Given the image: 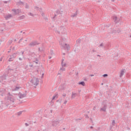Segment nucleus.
<instances>
[{
  "label": "nucleus",
  "instance_id": "obj_18",
  "mask_svg": "<svg viewBox=\"0 0 131 131\" xmlns=\"http://www.w3.org/2000/svg\"><path fill=\"white\" fill-rule=\"evenodd\" d=\"M80 42H81V39H78L76 40V43L78 45V46H79L80 45Z\"/></svg>",
  "mask_w": 131,
  "mask_h": 131
},
{
  "label": "nucleus",
  "instance_id": "obj_7",
  "mask_svg": "<svg viewBox=\"0 0 131 131\" xmlns=\"http://www.w3.org/2000/svg\"><path fill=\"white\" fill-rule=\"evenodd\" d=\"M59 123H60V121L57 120V121H53L52 122V125L53 126L56 127V126H57Z\"/></svg>",
  "mask_w": 131,
  "mask_h": 131
},
{
  "label": "nucleus",
  "instance_id": "obj_64",
  "mask_svg": "<svg viewBox=\"0 0 131 131\" xmlns=\"http://www.w3.org/2000/svg\"><path fill=\"white\" fill-rule=\"evenodd\" d=\"M49 59H52V57L51 56H49Z\"/></svg>",
  "mask_w": 131,
  "mask_h": 131
},
{
  "label": "nucleus",
  "instance_id": "obj_53",
  "mask_svg": "<svg viewBox=\"0 0 131 131\" xmlns=\"http://www.w3.org/2000/svg\"><path fill=\"white\" fill-rule=\"evenodd\" d=\"M4 4H8V2L7 1H4Z\"/></svg>",
  "mask_w": 131,
  "mask_h": 131
},
{
  "label": "nucleus",
  "instance_id": "obj_30",
  "mask_svg": "<svg viewBox=\"0 0 131 131\" xmlns=\"http://www.w3.org/2000/svg\"><path fill=\"white\" fill-rule=\"evenodd\" d=\"M56 15H59V14H61V13H60V11L59 10H57L56 11Z\"/></svg>",
  "mask_w": 131,
  "mask_h": 131
},
{
  "label": "nucleus",
  "instance_id": "obj_45",
  "mask_svg": "<svg viewBox=\"0 0 131 131\" xmlns=\"http://www.w3.org/2000/svg\"><path fill=\"white\" fill-rule=\"evenodd\" d=\"M90 120L91 121L92 123H93V119H92V118H90Z\"/></svg>",
  "mask_w": 131,
  "mask_h": 131
},
{
  "label": "nucleus",
  "instance_id": "obj_59",
  "mask_svg": "<svg viewBox=\"0 0 131 131\" xmlns=\"http://www.w3.org/2000/svg\"><path fill=\"white\" fill-rule=\"evenodd\" d=\"M8 71H9V70H14L11 69H8Z\"/></svg>",
  "mask_w": 131,
  "mask_h": 131
},
{
  "label": "nucleus",
  "instance_id": "obj_37",
  "mask_svg": "<svg viewBox=\"0 0 131 131\" xmlns=\"http://www.w3.org/2000/svg\"><path fill=\"white\" fill-rule=\"evenodd\" d=\"M29 15H30V16H33V14H32V13H31V12H30V13H29Z\"/></svg>",
  "mask_w": 131,
  "mask_h": 131
},
{
  "label": "nucleus",
  "instance_id": "obj_31",
  "mask_svg": "<svg viewBox=\"0 0 131 131\" xmlns=\"http://www.w3.org/2000/svg\"><path fill=\"white\" fill-rule=\"evenodd\" d=\"M19 89H20V87H17L16 86L15 89L14 91H19Z\"/></svg>",
  "mask_w": 131,
  "mask_h": 131
},
{
  "label": "nucleus",
  "instance_id": "obj_21",
  "mask_svg": "<svg viewBox=\"0 0 131 131\" xmlns=\"http://www.w3.org/2000/svg\"><path fill=\"white\" fill-rule=\"evenodd\" d=\"M76 96V93H74L73 92L72 94V98L74 99V98H75Z\"/></svg>",
  "mask_w": 131,
  "mask_h": 131
},
{
  "label": "nucleus",
  "instance_id": "obj_5",
  "mask_svg": "<svg viewBox=\"0 0 131 131\" xmlns=\"http://www.w3.org/2000/svg\"><path fill=\"white\" fill-rule=\"evenodd\" d=\"M113 19L116 24L119 23V21H120V18L117 17L116 16H113Z\"/></svg>",
  "mask_w": 131,
  "mask_h": 131
},
{
  "label": "nucleus",
  "instance_id": "obj_12",
  "mask_svg": "<svg viewBox=\"0 0 131 131\" xmlns=\"http://www.w3.org/2000/svg\"><path fill=\"white\" fill-rule=\"evenodd\" d=\"M12 17V14H8L6 16H5V18L6 20H9V19H10Z\"/></svg>",
  "mask_w": 131,
  "mask_h": 131
},
{
  "label": "nucleus",
  "instance_id": "obj_51",
  "mask_svg": "<svg viewBox=\"0 0 131 131\" xmlns=\"http://www.w3.org/2000/svg\"><path fill=\"white\" fill-rule=\"evenodd\" d=\"M90 128H91V129H92L93 128H94V127H93V126H90Z\"/></svg>",
  "mask_w": 131,
  "mask_h": 131
},
{
  "label": "nucleus",
  "instance_id": "obj_49",
  "mask_svg": "<svg viewBox=\"0 0 131 131\" xmlns=\"http://www.w3.org/2000/svg\"><path fill=\"white\" fill-rule=\"evenodd\" d=\"M10 81H13V82H15V81H16V80H10Z\"/></svg>",
  "mask_w": 131,
  "mask_h": 131
},
{
  "label": "nucleus",
  "instance_id": "obj_23",
  "mask_svg": "<svg viewBox=\"0 0 131 131\" xmlns=\"http://www.w3.org/2000/svg\"><path fill=\"white\" fill-rule=\"evenodd\" d=\"M13 61H14V58H13V57L9 58L8 59L9 62H12Z\"/></svg>",
  "mask_w": 131,
  "mask_h": 131
},
{
  "label": "nucleus",
  "instance_id": "obj_16",
  "mask_svg": "<svg viewBox=\"0 0 131 131\" xmlns=\"http://www.w3.org/2000/svg\"><path fill=\"white\" fill-rule=\"evenodd\" d=\"M123 74H124V71L123 70H122L121 71L120 77H122V76H123Z\"/></svg>",
  "mask_w": 131,
  "mask_h": 131
},
{
  "label": "nucleus",
  "instance_id": "obj_40",
  "mask_svg": "<svg viewBox=\"0 0 131 131\" xmlns=\"http://www.w3.org/2000/svg\"><path fill=\"white\" fill-rule=\"evenodd\" d=\"M76 121H78V120H81V119H76Z\"/></svg>",
  "mask_w": 131,
  "mask_h": 131
},
{
  "label": "nucleus",
  "instance_id": "obj_20",
  "mask_svg": "<svg viewBox=\"0 0 131 131\" xmlns=\"http://www.w3.org/2000/svg\"><path fill=\"white\" fill-rule=\"evenodd\" d=\"M10 57H12L14 59L17 57V53H14L13 54L12 56H10Z\"/></svg>",
  "mask_w": 131,
  "mask_h": 131
},
{
  "label": "nucleus",
  "instance_id": "obj_38",
  "mask_svg": "<svg viewBox=\"0 0 131 131\" xmlns=\"http://www.w3.org/2000/svg\"><path fill=\"white\" fill-rule=\"evenodd\" d=\"M25 125H26V126H29V124L26 123Z\"/></svg>",
  "mask_w": 131,
  "mask_h": 131
},
{
  "label": "nucleus",
  "instance_id": "obj_57",
  "mask_svg": "<svg viewBox=\"0 0 131 131\" xmlns=\"http://www.w3.org/2000/svg\"><path fill=\"white\" fill-rule=\"evenodd\" d=\"M90 76L93 77V76H94V75H93V74H91V75H90Z\"/></svg>",
  "mask_w": 131,
  "mask_h": 131
},
{
  "label": "nucleus",
  "instance_id": "obj_50",
  "mask_svg": "<svg viewBox=\"0 0 131 131\" xmlns=\"http://www.w3.org/2000/svg\"><path fill=\"white\" fill-rule=\"evenodd\" d=\"M83 80H84V81H86V80H87L86 78H84Z\"/></svg>",
  "mask_w": 131,
  "mask_h": 131
},
{
  "label": "nucleus",
  "instance_id": "obj_54",
  "mask_svg": "<svg viewBox=\"0 0 131 131\" xmlns=\"http://www.w3.org/2000/svg\"><path fill=\"white\" fill-rule=\"evenodd\" d=\"M0 61H3V57H1V58Z\"/></svg>",
  "mask_w": 131,
  "mask_h": 131
},
{
  "label": "nucleus",
  "instance_id": "obj_24",
  "mask_svg": "<svg viewBox=\"0 0 131 131\" xmlns=\"http://www.w3.org/2000/svg\"><path fill=\"white\" fill-rule=\"evenodd\" d=\"M76 16H77V13L76 12L75 13H74V14L71 15V17L72 18H74V17H76Z\"/></svg>",
  "mask_w": 131,
  "mask_h": 131
},
{
  "label": "nucleus",
  "instance_id": "obj_29",
  "mask_svg": "<svg viewBox=\"0 0 131 131\" xmlns=\"http://www.w3.org/2000/svg\"><path fill=\"white\" fill-rule=\"evenodd\" d=\"M7 96V97H13V95H12L10 93H8Z\"/></svg>",
  "mask_w": 131,
  "mask_h": 131
},
{
  "label": "nucleus",
  "instance_id": "obj_41",
  "mask_svg": "<svg viewBox=\"0 0 131 131\" xmlns=\"http://www.w3.org/2000/svg\"><path fill=\"white\" fill-rule=\"evenodd\" d=\"M38 11H39V12H41V11H42V9L40 8V9H39Z\"/></svg>",
  "mask_w": 131,
  "mask_h": 131
},
{
  "label": "nucleus",
  "instance_id": "obj_47",
  "mask_svg": "<svg viewBox=\"0 0 131 131\" xmlns=\"http://www.w3.org/2000/svg\"><path fill=\"white\" fill-rule=\"evenodd\" d=\"M16 55H20V53L19 52H17V53H16Z\"/></svg>",
  "mask_w": 131,
  "mask_h": 131
},
{
  "label": "nucleus",
  "instance_id": "obj_62",
  "mask_svg": "<svg viewBox=\"0 0 131 131\" xmlns=\"http://www.w3.org/2000/svg\"><path fill=\"white\" fill-rule=\"evenodd\" d=\"M92 52H93V53H94V52H96V51H95V50L93 49V50H92Z\"/></svg>",
  "mask_w": 131,
  "mask_h": 131
},
{
  "label": "nucleus",
  "instance_id": "obj_13",
  "mask_svg": "<svg viewBox=\"0 0 131 131\" xmlns=\"http://www.w3.org/2000/svg\"><path fill=\"white\" fill-rule=\"evenodd\" d=\"M17 5H18V6H23L24 5V2L19 1L17 3Z\"/></svg>",
  "mask_w": 131,
  "mask_h": 131
},
{
  "label": "nucleus",
  "instance_id": "obj_42",
  "mask_svg": "<svg viewBox=\"0 0 131 131\" xmlns=\"http://www.w3.org/2000/svg\"><path fill=\"white\" fill-rule=\"evenodd\" d=\"M57 14H55L54 16L53 17V19H54V18H56V17H57Z\"/></svg>",
  "mask_w": 131,
  "mask_h": 131
},
{
  "label": "nucleus",
  "instance_id": "obj_52",
  "mask_svg": "<svg viewBox=\"0 0 131 131\" xmlns=\"http://www.w3.org/2000/svg\"><path fill=\"white\" fill-rule=\"evenodd\" d=\"M3 107L4 106L3 105H1V106L0 105V108H1V109H3Z\"/></svg>",
  "mask_w": 131,
  "mask_h": 131
},
{
  "label": "nucleus",
  "instance_id": "obj_35",
  "mask_svg": "<svg viewBox=\"0 0 131 131\" xmlns=\"http://www.w3.org/2000/svg\"><path fill=\"white\" fill-rule=\"evenodd\" d=\"M35 9L36 10H37V11H38V10H39V8L38 7H37V6H36V7H35Z\"/></svg>",
  "mask_w": 131,
  "mask_h": 131
},
{
  "label": "nucleus",
  "instance_id": "obj_33",
  "mask_svg": "<svg viewBox=\"0 0 131 131\" xmlns=\"http://www.w3.org/2000/svg\"><path fill=\"white\" fill-rule=\"evenodd\" d=\"M22 40H23V38H21L19 39V41L18 42V43H20V42H21Z\"/></svg>",
  "mask_w": 131,
  "mask_h": 131
},
{
  "label": "nucleus",
  "instance_id": "obj_56",
  "mask_svg": "<svg viewBox=\"0 0 131 131\" xmlns=\"http://www.w3.org/2000/svg\"><path fill=\"white\" fill-rule=\"evenodd\" d=\"M24 51H21V55H24Z\"/></svg>",
  "mask_w": 131,
  "mask_h": 131
},
{
  "label": "nucleus",
  "instance_id": "obj_9",
  "mask_svg": "<svg viewBox=\"0 0 131 131\" xmlns=\"http://www.w3.org/2000/svg\"><path fill=\"white\" fill-rule=\"evenodd\" d=\"M27 93V91H25V93H24V94H22L21 93H20L19 92L20 95H19V98L20 99H23V98H25V97H26L27 94H26Z\"/></svg>",
  "mask_w": 131,
  "mask_h": 131
},
{
  "label": "nucleus",
  "instance_id": "obj_60",
  "mask_svg": "<svg viewBox=\"0 0 131 131\" xmlns=\"http://www.w3.org/2000/svg\"><path fill=\"white\" fill-rule=\"evenodd\" d=\"M45 15L44 13H41V16H43Z\"/></svg>",
  "mask_w": 131,
  "mask_h": 131
},
{
  "label": "nucleus",
  "instance_id": "obj_44",
  "mask_svg": "<svg viewBox=\"0 0 131 131\" xmlns=\"http://www.w3.org/2000/svg\"><path fill=\"white\" fill-rule=\"evenodd\" d=\"M85 118H89V115H85Z\"/></svg>",
  "mask_w": 131,
  "mask_h": 131
},
{
  "label": "nucleus",
  "instance_id": "obj_6",
  "mask_svg": "<svg viewBox=\"0 0 131 131\" xmlns=\"http://www.w3.org/2000/svg\"><path fill=\"white\" fill-rule=\"evenodd\" d=\"M12 12H14L15 15H18V14H20L21 13V10L20 9H12Z\"/></svg>",
  "mask_w": 131,
  "mask_h": 131
},
{
  "label": "nucleus",
  "instance_id": "obj_32",
  "mask_svg": "<svg viewBox=\"0 0 131 131\" xmlns=\"http://www.w3.org/2000/svg\"><path fill=\"white\" fill-rule=\"evenodd\" d=\"M102 76H103V77H107V76H108V74H103V75H102Z\"/></svg>",
  "mask_w": 131,
  "mask_h": 131
},
{
  "label": "nucleus",
  "instance_id": "obj_25",
  "mask_svg": "<svg viewBox=\"0 0 131 131\" xmlns=\"http://www.w3.org/2000/svg\"><path fill=\"white\" fill-rule=\"evenodd\" d=\"M33 62H35V63H36V64H38V59H37V58H36L35 61H34Z\"/></svg>",
  "mask_w": 131,
  "mask_h": 131
},
{
  "label": "nucleus",
  "instance_id": "obj_22",
  "mask_svg": "<svg viewBox=\"0 0 131 131\" xmlns=\"http://www.w3.org/2000/svg\"><path fill=\"white\" fill-rule=\"evenodd\" d=\"M25 18V15H21V16L19 17V20H23Z\"/></svg>",
  "mask_w": 131,
  "mask_h": 131
},
{
  "label": "nucleus",
  "instance_id": "obj_4",
  "mask_svg": "<svg viewBox=\"0 0 131 131\" xmlns=\"http://www.w3.org/2000/svg\"><path fill=\"white\" fill-rule=\"evenodd\" d=\"M5 101H7L8 100L9 101H10V103H13L15 102V99H14V96L12 97H7V98H5Z\"/></svg>",
  "mask_w": 131,
  "mask_h": 131
},
{
  "label": "nucleus",
  "instance_id": "obj_39",
  "mask_svg": "<svg viewBox=\"0 0 131 131\" xmlns=\"http://www.w3.org/2000/svg\"><path fill=\"white\" fill-rule=\"evenodd\" d=\"M55 98H56V96H53L52 100H55Z\"/></svg>",
  "mask_w": 131,
  "mask_h": 131
},
{
  "label": "nucleus",
  "instance_id": "obj_14",
  "mask_svg": "<svg viewBox=\"0 0 131 131\" xmlns=\"http://www.w3.org/2000/svg\"><path fill=\"white\" fill-rule=\"evenodd\" d=\"M38 51L40 52V53H44L45 50H43V48H38Z\"/></svg>",
  "mask_w": 131,
  "mask_h": 131
},
{
  "label": "nucleus",
  "instance_id": "obj_11",
  "mask_svg": "<svg viewBox=\"0 0 131 131\" xmlns=\"http://www.w3.org/2000/svg\"><path fill=\"white\" fill-rule=\"evenodd\" d=\"M7 75L8 76V74L6 75L5 74H4L1 77V78L2 80H6L7 79Z\"/></svg>",
  "mask_w": 131,
  "mask_h": 131
},
{
  "label": "nucleus",
  "instance_id": "obj_43",
  "mask_svg": "<svg viewBox=\"0 0 131 131\" xmlns=\"http://www.w3.org/2000/svg\"><path fill=\"white\" fill-rule=\"evenodd\" d=\"M67 103V100H66L63 103V104H66Z\"/></svg>",
  "mask_w": 131,
  "mask_h": 131
},
{
  "label": "nucleus",
  "instance_id": "obj_19",
  "mask_svg": "<svg viewBox=\"0 0 131 131\" xmlns=\"http://www.w3.org/2000/svg\"><path fill=\"white\" fill-rule=\"evenodd\" d=\"M61 61V66H62V67H66V63L63 64V62H64V59H62Z\"/></svg>",
  "mask_w": 131,
  "mask_h": 131
},
{
  "label": "nucleus",
  "instance_id": "obj_3",
  "mask_svg": "<svg viewBox=\"0 0 131 131\" xmlns=\"http://www.w3.org/2000/svg\"><path fill=\"white\" fill-rule=\"evenodd\" d=\"M102 107L100 109V111H103V112H106V110H107V103L105 101H103L102 102Z\"/></svg>",
  "mask_w": 131,
  "mask_h": 131
},
{
  "label": "nucleus",
  "instance_id": "obj_58",
  "mask_svg": "<svg viewBox=\"0 0 131 131\" xmlns=\"http://www.w3.org/2000/svg\"><path fill=\"white\" fill-rule=\"evenodd\" d=\"M19 60H20V61H22L23 59H22V58L19 57Z\"/></svg>",
  "mask_w": 131,
  "mask_h": 131
},
{
  "label": "nucleus",
  "instance_id": "obj_55",
  "mask_svg": "<svg viewBox=\"0 0 131 131\" xmlns=\"http://www.w3.org/2000/svg\"><path fill=\"white\" fill-rule=\"evenodd\" d=\"M30 67H33V64L30 65Z\"/></svg>",
  "mask_w": 131,
  "mask_h": 131
},
{
  "label": "nucleus",
  "instance_id": "obj_63",
  "mask_svg": "<svg viewBox=\"0 0 131 131\" xmlns=\"http://www.w3.org/2000/svg\"><path fill=\"white\" fill-rule=\"evenodd\" d=\"M43 75H45V74H42V77H43Z\"/></svg>",
  "mask_w": 131,
  "mask_h": 131
},
{
  "label": "nucleus",
  "instance_id": "obj_61",
  "mask_svg": "<svg viewBox=\"0 0 131 131\" xmlns=\"http://www.w3.org/2000/svg\"><path fill=\"white\" fill-rule=\"evenodd\" d=\"M110 130H111V129H112V126H111L110 128Z\"/></svg>",
  "mask_w": 131,
  "mask_h": 131
},
{
  "label": "nucleus",
  "instance_id": "obj_15",
  "mask_svg": "<svg viewBox=\"0 0 131 131\" xmlns=\"http://www.w3.org/2000/svg\"><path fill=\"white\" fill-rule=\"evenodd\" d=\"M78 84L81 85H82L83 86H84L85 85V83L84 82V81L79 82Z\"/></svg>",
  "mask_w": 131,
  "mask_h": 131
},
{
  "label": "nucleus",
  "instance_id": "obj_28",
  "mask_svg": "<svg viewBox=\"0 0 131 131\" xmlns=\"http://www.w3.org/2000/svg\"><path fill=\"white\" fill-rule=\"evenodd\" d=\"M25 8L26 9H29V6L28 4H27V3L26 4Z\"/></svg>",
  "mask_w": 131,
  "mask_h": 131
},
{
  "label": "nucleus",
  "instance_id": "obj_34",
  "mask_svg": "<svg viewBox=\"0 0 131 131\" xmlns=\"http://www.w3.org/2000/svg\"><path fill=\"white\" fill-rule=\"evenodd\" d=\"M112 124H113V125H115V120H113V121H112Z\"/></svg>",
  "mask_w": 131,
  "mask_h": 131
},
{
  "label": "nucleus",
  "instance_id": "obj_27",
  "mask_svg": "<svg viewBox=\"0 0 131 131\" xmlns=\"http://www.w3.org/2000/svg\"><path fill=\"white\" fill-rule=\"evenodd\" d=\"M99 48L101 47L103 48V47H104V43H101L100 45L98 46Z\"/></svg>",
  "mask_w": 131,
  "mask_h": 131
},
{
  "label": "nucleus",
  "instance_id": "obj_2",
  "mask_svg": "<svg viewBox=\"0 0 131 131\" xmlns=\"http://www.w3.org/2000/svg\"><path fill=\"white\" fill-rule=\"evenodd\" d=\"M31 83H32L34 85L37 86L39 83V79L38 78H33L31 80Z\"/></svg>",
  "mask_w": 131,
  "mask_h": 131
},
{
  "label": "nucleus",
  "instance_id": "obj_46",
  "mask_svg": "<svg viewBox=\"0 0 131 131\" xmlns=\"http://www.w3.org/2000/svg\"><path fill=\"white\" fill-rule=\"evenodd\" d=\"M62 96H63V98H64L65 97H66V94L62 95Z\"/></svg>",
  "mask_w": 131,
  "mask_h": 131
},
{
  "label": "nucleus",
  "instance_id": "obj_26",
  "mask_svg": "<svg viewBox=\"0 0 131 131\" xmlns=\"http://www.w3.org/2000/svg\"><path fill=\"white\" fill-rule=\"evenodd\" d=\"M21 114H22L21 111H20V112L17 113V115H18V116H20V115H21Z\"/></svg>",
  "mask_w": 131,
  "mask_h": 131
},
{
  "label": "nucleus",
  "instance_id": "obj_1",
  "mask_svg": "<svg viewBox=\"0 0 131 131\" xmlns=\"http://www.w3.org/2000/svg\"><path fill=\"white\" fill-rule=\"evenodd\" d=\"M66 41V38H61V41L59 42L60 45H61L63 50H67V51H69L70 50V46L69 45L65 43Z\"/></svg>",
  "mask_w": 131,
  "mask_h": 131
},
{
  "label": "nucleus",
  "instance_id": "obj_48",
  "mask_svg": "<svg viewBox=\"0 0 131 131\" xmlns=\"http://www.w3.org/2000/svg\"><path fill=\"white\" fill-rule=\"evenodd\" d=\"M45 19L46 21H48V17H45Z\"/></svg>",
  "mask_w": 131,
  "mask_h": 131
},
{
  "label": "nucleus",
  "instance_id": "obj_10",
  "mask_svg": "<svg viewBox=\"0 0 131 131\" xmlns=\"http://www.w3.org/2000/svg\"><path fill=\"white\" fill-rule=\"evenodd\" d=\"M111 48V43H107L105 45V46H104V49L105 50H109V48Z\"/></svg>",
  "mask_w": 131,
  "mask_h": 131
},
{
  "label": "nucleus",
  "instance_id": "obj_36",
  "mask_svg": "<svg viewBox=\"0 0 131 131\" xmlns=\"http://www.w3.org/2000/svg\"><path fill=\"white\" fill-rule=\"evenodd\" d=\"M50 54H51V55H54V52H53V50H51Z\"/></svg>",
  "mask_w": 131,
  "mask_h": 131
},
{
  "label": "nucleus",
  "instance_id": "obj_17",
  "mask_svg": "<svg viewBox=\"0 0 131 131\" xmlns=\"http://www.w3.org/2000/svg\"><path fill=\"white\" fill-rule=\"evenodd\" d=\"M113 32H115V33H116V32H117V33H120L121 30H120V29H118L117 30H115Z\"/></svg>",
  "mask_w": 131,
  "mask_h": 131
},
{
  "label": "nucleus",
  "instance_id": "obj_8",
  "mask_svg": "<svg viewBox=\"0 0 131 131\" xmlns=\"http://www.w3.org/2000/svg\"><path fill=\"white\" fill-rule=\"evenodd\" d=\"M39 45V43L37 41H33L31 42L29 46H30V47H34V46H36Z\"/></svg>",
  "mask_w": 131,
  "mask_h": 131
}]
</instances>
